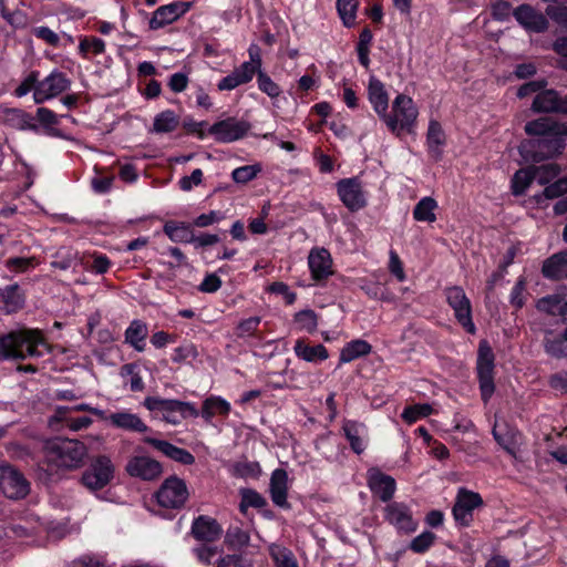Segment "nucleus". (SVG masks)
Returning a JSON list of instances; mask_svg holds the SVG:
<instances>
[{"instance_id": "obj_52", "label": "nucleus", "mask_w": 567, "mask_h": 567, "mask_svg": "<svg viewBox=\"0 0 567 567\" xmlns=\"http://www.w3.org/2000/svg\"><path fill=\"white\" fill-rule=\"evenodd\" d=\"M198 355L197 348L192 343H184L173 350L172 361L182 363L187 360L196 359Z\"/></svg>"}, {"instance_id": "obj_22", "label": "nucleus", "mask_w": 567, "mask_h": 567, "mask_svg": "<svg viewBox=\"0 0 567 567\" xmlns=\"http://www.w3.org/2000/svg\"><path fill=\"white\" fill-rule=\"evenodd\" d=\"M107 422L111 425L125 431L140 433L147 431V425L137 414L125 410L110 414L107 416Z\"/></svg>"}, {"instance_id": "obj_47", "label": "nucleus", "mask_w": 567, "mask_h": 567, "mask_svg": "<svg viewBox=\"0 0 567 567\" xmlns=\"http://www.w3.org/2000/svg\"><path fill=\"white\" fill-rule=\"evenodd\" d=\"M433 409L430 404H415L404 409L402 412V419L408 423L412 424L417 420L425 417L432 413Z\"/></svg>"}, {"instance_id": "obj_44", "label": "nucleus", "mask_w": 567, "mask_h": 567, "mask_svg": "<svg viewBox=\"0 0 567 567\" xmlns=\"http://www.w3.org/2000/svg\"><path fill=\"white\" fill-rule=\"evenodd\" d=\"M260 172V164L245 165L235 168L231 172V178L237 184H247L248 182L255 179Z\"/></svg>"}, {"instance_id": "obj_23", "label": "nucleus", "mask_w": 567, "mask_h": 567, "mask_svg": "<svg viewBox=\"0 0 567 567\" xmlns=\"http://www.w3.org/2000/svg\"><path fill=\"white\" fill-rule=\"evenodd\" d=\"M192 534L198 540L214 542L219 538L221 529L215 519L199 516L192 525Z\"/></svg>"}, {"instance_id": "obj_37", "label": "nucleus", "mask_w": 567, "mask_h": 567, "mask_svg": "<svg viewBox=\"0 0 567 567\" xmlns=\"http://www.w3.org/2000/svg\"><path fill=\"white\" fill-rule=\"evenodd\" d=\"M6 122L10 124L12 127L19 128V130H31L35 131L37 125L33 122V117L18 109H11L6 112Z\"/></svg>"}, {"instance_id": "obj_15", "label": "nucleus", "mask_w": 567, "mask_h": 567, "mask_svg": "<svg viewBox=\"0 0 567 567\" xmlns=\"http://www.w3.org/2000/svg\"><path fill=\"white\" fill-rule=\"evenodd\" d=\"M189 9L186 2H174L157 8L150 20V28L152 30L161 29L167 24L173 23Z\"/></svg>"}, {"instance_id": "obj_2", "label": "nucleus", "mask_w": 567, "mask_h": 567, "mask_svg": "<svg viewBox=\"0 0 567 567\" xmlns=\"http://www.w3.org/2000/svg\"><path fill=\"white\" fill-rule=\"evenodd\" d=\"M48 350L39 330L21 329L0 337V361L41 357Z\"/></svg>"}, {"instance_id": "obj_28", "label": "nucleus", "mask_w": 567, "mask_h": 567, "mask_svg": "<svg viewBox=\"0 0 567 567\" xmlns=\"http://www.w3.org/2000/svg\"><path fill=\"white\" fill-rule=\"evenodd\" d=\"M0 300L7 312H16L23 307L24 295L19 285L14 284L0 289Z\"/></svg>"}, {"instance_id": "obj_36", "label": "nucleus", "mask_w": 567, "mask_h": 567, "mask_svg": "<svg viewBox=\"0 0 567 567\" xmlns=\"http://www.w3.org/2000/svg\"><path fill=\"white\" fill-rule=\"evenodd\" d=\"M179 125L178 116L171 110L158 113L153 123V132L157 134L171 133Z\"/></svg>"}, {"instance_id": "obj_59", "label": "nucleus", "mask_w": 567, "mask_h": 567, "mask_svg": "<svg viewBox=\"0 0 567 567\" xmlns=\"http://www.w3.org/2000/svg\"><path fill=\"white\" fill-rule=\"evenodd\" d=\"M39 73L32 72L30 73L22 82L21 84L16 89V95L21 97L27 95L30 91L35 90L37 84L39 82L38 80Z\"/></svg>"}, {"instance_id": "obj_10", "label": "nucleus", "mask_w": 567, "mask_h": 567, "mask_svg": "<svg viewBox=\"0 0 567 567\" xmlns=\"http://www.w3.org/2000/svg\"><path fill=\"white\" fill-rule=\"evenodd\" d=\"M187 498L185 483L176 477L167 478L156 493L157 503L165 508H181Z\"/></svg>"}, {"instance_id": "obj_48", "label": "nucleus", "mask_w": 567, "mask_h": 567, "mask_svg": "<svg viewBox=\"0 0 567 567\" xmlns=\"http://www.w3.org/2000/svg\"><path fill=\"white\" fill-rule=\"evenodd\" d=\"M535 179L533 167L519 169L513 177V190L515 194H522Z\"/></svg>"}, {"instance_id": "obj_5", "label": "nucleus", "mask_w": 567, "mask_h": 567, "mask_svg": "<svg viewBox=\"0 0 567 567\" xmlns=\"http://www.w3.org/2000/svg\"><path fill=\"white\" fill-rule=\"evenodd\" d=\"M446 301L453 309L457 322L468 332L474 334L476 331L472 320V305L463 288L458 286L445 289Z\"/></svg>"}, {"instance_id": "obj_20", "label": "nucleus", "mask_w": 567, "mask_h": 567, "mask_svg": "<svg viewBox=\"0 0 567 567\" xmlns=\"http://www.w3.org/2000/svg\"><path fill=\"white\" fill-rule=\"evenodd\" d=\"M368 97L374 112L382 118L389 110V95L384 84L374 76L369 79Z\"/></svg>"}, {"instance_id": "obj_34", "label": "nucleus", "mask_w": 567, "mask_h": 567, "mask_svg": "<svg viewBox=\"0 0 567 567\" xmlns=\"http://www.w3.org/2000/svg\"><path fill=\"white\" fill-rule=\"evenodd\" d=\"M437 207V202L433 197H423L413 209V218L416 221L434 223L436 220L435 210Z\"/></svg>"}, {"instance_id": "obj_51", "label": "nucleus", "mask_w": 567, "mask_h": 567, "mask_svg": "<svg viewBox=\"0 0 567 567\" xmlns=\"http://www.w3.org/2000/svg\"><path fill=\"white\" fill-rule=\"evenodd\" d=\"M435 540V535L432 532L425 530L410 543V549L414 553L422 554L426 551Z\"/></svg>"}, {"instance_id": "obj_21", "label": "nucleus", "mask_w": 567, "mask_h": 567, "mask_svg": "<svg viewBox=\"0 0 567 567\" xmlns=\"http://www.w3.org/2000/svg\"><path fill=\"white\" fill-rule=\"evenodd\" d=\"M532 107L535 112L567 113V101L559 99L555 91L546 90L536 95Z\"/></svg>"}, {"instance_id": "obj_43", "label": "nucleus", "mask_w": 567, "mask_h": 567, "mask_svg": "<svg viewBox=\"0 0 567 567\" xmlns=\"http://www.w3.org/2000/svg\"><path fill=\"white\" fill-rule=\"evenodd\" d=\"M545 350L548 354L563 358L567 357V340L563 336L550 337L549 333L545 337Z\"/></svg>"}, {"instance_id": "obj_54", "label": "nucleus", "mask_w": 567, "mask_h": 567, "mask_svg": "<svg viewBox=\"0 0 567 567\" xmlns=\"http://www.w3.org/2000/svg\"><path fill=\"white\" fill-rule=\"evenodd\" d=\"M258 87L270 97H277L281 90L266 73L258 71Z\"/></svg>"}, {"instance_id": "obj_3", "label": "nucleus", "mask_w": 567, "mask_h": 567, "mask_svg": "<svg viewBox=\"0 0 567 567\" xmlns=\"http://www.w3.org/2000/svg\"><path fill=\"white\" fill-rule=\"evenodd\" d=\"M419 107L406 94H398L391 103L390 111L382 116L388 130L395 136L403 133L413 134L416 130Z\"/></svg>"}, {"instance_id": "obj_58", "label": "nucleus", "mask_w": 567, "mask_h": 567, "mask_svg": "<svg viewBox=\"0 0 567 567\" xmlns=\"http://www.w3.org/2000/svg\"><path fill=\"white\" fill-rule=\"evenodd\" d=\"M34 266V258L14 257L6 261V267L16 272H22Z\"/></svg>"}, {"instance_id": "obj_55", "label": "nucleus", "mask_w": 567, "mask_h": 567, "mask_svg": "<svg viewBox=\"0 0 567 567\" xmlns=\"http://www.w3.org/2000/svg\"><path fill=\"white\" fill-rule=\"evenodd\" d=\"M203 182V171L196 168L189 176H184L179 179V188L184 192L192 190L195 186H198Z\"/></svg>"}, {"instance_id": "obj_32", "label": "nucleus", "mask_w": 567, "mask_h": 567, "mask_svg": "<svg viewBox=\"0 0 567 567\" xmlns=\"http://www.w3.org/2000/svg\"><path fill=\"white\" fill-rule=\"evenodd\" d=\"M147 327L140 320L131 322L125 331V341L130 343L136 351H143L145 348V339L147 337Z\"/></svg>"}, {"instance_id": "obj_56", "label": "nucleus", "mask_w": 567, "mask_h": 567, "mask_svg": "<svg viewBox=\"0 0 567 567\" xmlns=\"http://www.w3.org/2000/svg\"><path fill=\"white\" fill-rule=\"evenodd\" d=\"M216 567H251V563L241 555L233 554L221 557Z\"/></svg>"}, {"instance_id": "obj_41", "label": "nucleus", "mask_w": 567, "mask_h": 567, "mask_svg": "<svg viewBox=\"0 0 567 567\" xmlns=\"http://www.w3.org/2000/svg\"><path fill=\"white\" fill-rule=\"evenodd\" d=\"M359 0H337V10L344 27L355 24Z\"/></svg>"}, {"instance_id": "obj_49", "label": "nucleus", "mask_w": 567, "mask_h": 567, "mask_svg": "<svg viewBox=\"0 0 567 567\" xmlns=\"http://www.w3.org/2000/svg\"><path fill=\"white\" fill-rule=\"evenodd\" d=\"M240 511L245 512L248 507L261 508L266 506L267 501L254 489H241Z\"/></svg>"}, {"instance_id": "obj_30", "label": "nucleus", "mask_w": 567, "mask_h": 567, "mask_svg": "<svg viewBox=\"0 0 567 567\" xmlns=\"http://www.w3.org/2000/svg\"><path fill=\"white\" fill-rule=\"evenodd\" d=\"M372 347L365 340L357 339L348 342L340 352V363H348L358 358L368 355Z\"/></svg>"}, {"instance_id": "obj_61", "label": "nucleus", "mask_w": 567, "mask_h": 567, "mask_svg": "<svg viewBox=\"0 0 567 567\" xmlns=\"http://www.w3.org/2000/svg\"><path fill=\"white\" fill-rule=\"evenodd\" d=\"M37 120L45 127L51 128L55 126L59 121L56 114L47 107H39L37 110Z\"/></svg>"}, {"instance_id": "obj_35", "label": "nucleus", "mask_w": 567, "mask_h": 567, "mask_svg": "<svg viewBox=\"0 0 567 567\" xmlns=\"http://www.w3.org/2000/svg\"><path fill=\"white\" fill-rule=\"evenodd\" d=\"M426 142L430 153L439 158L441 156V147L445 143V134L441 124L434 120L430 121Z\"/></svg>"}, {"instance_id": "obj_50", "label": "nucleus", "mask_w": 567, "mask_h": 567, "mask_svg": "<svg viewBox=\"0 0 567 567\" xmlns=\"http://www.w3.org/2000/svg\"><path fill=\"white\" fill-rule=\"evenodd\" d=\"M226 543L230 547L241 548L249 544V534L239 527H230L226 533Z\"/></svg>"}, {"instance_id": "obj_17", "label": "nucleus", "mask_w": 567, "mask_h": 567, "mask_svg": "<svg viewBox=\"0 0 567 567\" xmlns=\"http://www.w3.org/2000/svg\"><path fill=\"white\" fill-rule=\"evenodd\" d=\"M308 266L315 280L320 281L332 275V259L324 248L312 249L308 256Z\"/></svg>"}, {"instance_id": "obj_60", "label": "nucleus", "mask_w": 567, "mask_h": 567, "mask_svg": "<svg viewBox=\"0 0 567 567\" xmlns=\"http://www.w3.org/2000/svg\"><path fill=\"white\" fill-rule=\"evenodd\" d=\"M269 291L282 296L284 300L288 305H292L296 301V293L289 289V287L281 282L277 281L269 286Z\"/></svg>"}, {"instance_id": "obj_6", "label": "nucleus", "mask_w": 567, "mask_h": 567, "mask_svg": "<svg viewBox=\"0 0 567 567\" xmlns=\"http://www.w3.org/2000/svg\"><path fill=\"white\" fill-rule=\"evenodd\" d=\"M0 489L11 499H20L28 495L29 483L11 464L0 466Z\"/></svg>"}, {"instance_id": "obj_1", "label": "nucleus", "mask_w": 567, "mask_h": 567, "mask_svg": "<svg viewBox=\"0 0 567 567\" xmlns=\"http://www.w3.org/2000/svg\"><path fill=\"white\" fill-rule=\"evenodd\" d=\"M528 135H536L539 138L536 142L537 152L533 155V161H542L546 157L554 156L564 148L563 136L567 135V123H558L549 117H542L536 121L528 122L525 125ZM532 143L522 144L520 152L524 154Z\"/></svg>"}, {"instance_id": "obj_16", "label": "nucleus", "mask_w": 567, "mask_h": 567, "mask_svg": "<svg viewBox=\"0 0 567 567\" xmlns=\"http://www.w3.org/2000/svg\"><path fill=\"white\" fill-rule=\"evenodd\" d=\"M513 16L517 22L527 31L543 32L548 27L546 17L543 13L534 10L528 4H520L514 10Z\"/></svg>"}, {"instance_id": "obj_12", "label": "nucleus", "mask_w": 567, "mask_h": 567, "mask_svg": "<svg viewBox=\"0 0 567 567\" xmlns=\"http://www.w3.org/2000/svg\"><path fill=\"white\" fill-rule=\"evenodd\" d=\"M483 504L480 494L466 489H460L453 507V516L463 526L470 525L473 519V511Z\"/></svg>"}, {"instance_id": "obj_9", "label": "nucleus", "mask_w": 567, "mask_h": 567, "mask_svg": "<svg viewBox=\"0 0 567 567\" xmlns=\"http://www.w3.org/2000/svg\"><path fill=\"white\" fill-rule=\"evenodd\" d=\"M47 453L63 461H82L85 456V445L78 440L55 437L44 443Z\"/></svg>"}, {"instance_id": "obj_42", "label": "nucleus", "mask_w": 567, "mask_h": 567, "mask_svg": "<svg viewBox=\"0 0 567 567\" xmlns=\"http://www.w3.org/2000/svg\"><path fill=\"white\" fill-rule=\"evenodd\" d=\"M564 303L559 295H550L539 299L536 307L547 315L563 317Z\"/></svg>"}, {"instance_id": "obj_33", "label": "nucleus", "mask_w": 567, "mask_h": 567, "mask_svg": "<svg viewBox=\"0 0 567 567\" xmlns=\"http://www.w3.org/2000/svg\"><path fill=\"white\" fill-rule=\"evenodd\" d=\"M230 412V403L225 399L216 395L207 398L203 403L200 415L210 421L216 414L228 415Z\"/></svg>"}, {"instance_id": "obj_62", "label": "nucleus", "mask_w": 567, "mask_h": 567, "mask_svg": "<svg viewBox=\"0 0 567 567\" xmlns=\"http://www.w3.org/2000/svg\"><path fill=\"white\" fill-rule=\"evenodd\" d=\"M113 181V176H102L97 174L92 178L91 185L95 193L105 194L111 189Z\"/></svg>"}, {"instance_id": "obj_45", "label": "nucleus", "mask_w": 567, "mask_h": 567, "mask_svg": "<svg viewBox=\"0 0 567 567\" xmlns=\"http://www.w3.org/2000/svg\"><path fill=\"white\" fill-rule=\"evenodd\" d=\"M295 323L299 330L312 332L318 326V318L313 310L306 309L295 315Z\"/></svg>"}, {"instance_id": "obj_46", "label": "nucleus", "mask_w": 567, "mask_h": 567, "mask_svg": "<svg viewBox=\"0 0 567 567\" xmlns=\"http://www.w3.org/2000/svg\"><path fill=\"white\" fill-rule=\"evenodd\" d=\"M535 179L540 184L545 185L550 183L554 178H556L560 168L557 164L549 163L538 167H533Z\"/></svg>"}, {"instance_id": "obj_26", "label": "nucleus", "mask_w": 567, "mask_h": 567, "mask_svg": "<svg viewBox=\"0 0 567 567\" xmlns=\"http://www.w3.org/2000/svg\"><path fill=\"white\" fill-rule=\"evenodd\" d=\"M543 274L549 279L567 277V252H558L548 258L543 266Z\"/></svg>"}, {"instance_id": "obj_63", "label": "nucleus", "mask_w": 567, "mask_h": 567, "mask_svg": "<svg viewBox=\"0 0 567 567\" xmlns=\"http://www.w3.org/2000/svg\"><path fill=\"white\" fill-rule=\"evenodd\" d=\"M32 33L51 45H58L60 41L59 35L48 27H37Z\"/></svg>"}, {"instance_id": "obj_14", "label": "nucleus", "mask_w": 567, "mask_h": 567, "mask_svg": "<svg viewBox=\"0 0 567 567\" xmlns=\"http://www.w3.org/2000/svg\"><path fill=\"white\" fill-rule=\"evenodd\" d=\"M368 486L382 502H389L396 489L395 480L377 467L368 471Z\"/></svg>"}, {"instance_id": "obj_18", "label": "nucleus", "mask_w": 567, "mask_h": 567, "mask_svg": "<svg viewBox=\"0 0 567 567\" xmlns=\"http://www.w3.org/2000/svg\"><path fill=\"white\" fill-rule=\"evenodd\" d=\"M495 440L502 445L511 456L516 457V450L520 440V434L517 430L508 426L506 422H495L493 427Z\"/></svg>"}, {"instance_id": "obj_40", "label": "nucleus", "mask_w": 567, "mask_h": 567, "mask_svg": "<svg viewBox=\"0 0 567 567\" xmlns=\"http://www.w3.org/2000/svg\"><path fill=\"white\" fill-rule=\"evenodd\" d=\"M164 233L174 243H192L193 233L184 223L167 221Z\"/></svg>"}, {"instance_id": "obj_57", "label": "nucleus", "mask_w": 567, "mask_h": 567, "mask_svg": "<svg viewBox=\"0 0 567 567\" xmlns=\"http://www.w3.org/2000/svg\"><path fill=\"white\" fill-rule=\"evenodd\" d=\"M566 193H567V176L549 184L544 189V196L549 199L559 197Z\"/></svg>"}, {"instance_id": "obj_31", "label": "nucleus", "mask_w": 567, "mask_h": 567, "mask_svg": "<svg viewBox=\"0 0 567 567\" xmlns=\"http://www.w3.org/2000/svg\"><path fill=\"white\" fill-rule=\"evenodd\" d=\"M126 472L131 476L152 481L161 476L163 468L161 463H127Z\"/></svg>"}, {"instance_id": "obj_53", "label": "nucleus", "mask_w": 567, "mask_h": 567, "mask_svg": "<svg viewBox=\"0 0 567 567\" xmlns=\"http://www.w3.org/2000/svg\"><path fill=\"white\" fill-rule=\"evenodd\" d=\"M79 50L82 54H101L105 51V42L99 38H83L80 41Z\"/></svg>"}, {"instance_id": "obj_64", "label": "nucleus", "mask_w": 567, "mask_h": 567, "mask_svg": "<svg viewBox=\"0 0 567 567\" xmlns=\"http://www.w3.org/2000/svg\"><path fill=\"white\" fill-rule=\"evenodd\" d=\"M547 16L558 25L567 28V7L547 8Z\"/></svg>"}, {"instance_id": "obj_29", "label": "nucleus", "mask_w": 567, "mask_h": 567, "mask_svg": "<svg viewBox=\"0 0 567 567\" xmlns=\"http://www.w3.org/2000/svg\"><path fill=\"white\" fill-rule=\"evenodd\" d=\"M145 442L161 452L164 457L173 461H193V456L188 452L178 449L166 441L146 437Z\"/></svg>"}, {"instance_id": "obj_7", "label": "nucleus", "mask_w": 567, "mask_h": 567, "mask_svg": "<svg viewBox=\"0 0 567 567\" xmlns=\"http://www.w3.org/2000/svg\"><path fill=\"white\" fill-rule=\"evenodd\" d=\"M71 81L60 71H53L43 80L39 81L33 93V100L41 104L48 100L54 99L69 90Z\"/></svg>"}, {"instance_id": "obj_11", "label": "nucleus", "mask_w": 567, "mask_h": 567, "mask_svg": "<svg viewBox=\"0 0 567 567\" xmlns=\"http://www.w3.org/2000/svg\"><path fill=\"white\" fill-rule=\"evenodd\" d=\"M249 130L250 124L248 122L229 117L212 125L208 132L218 142L231 143L243 138Z\"/></svg>"}, {"instance_id": "obj_8", "label": "nucleus", "mask_w": 567, "mask_h": 567, "mask_svg": "<svg viewBox=\"0 0 567 567\" xmlns=\"http://www.w3.org/2000/svg\"><path fill=\"white\" fill-rule=\"evenodd\" d=\"M384 519L399 533L411 534L417 528V520L413 517L411 508L400 502L389 503L384 507Z\"/></svg>"}, {"instance_id": "obj_13", "label": "nucleus", "mask_w": 567, "mask_h": 567, "mask_svg": "<svg viewBox=\"0 0 567 567\" xmlns=\"http://www.w3.org/2000/svg\"><path fill=\"white\" fill-rule=\"evenodd\" d=\"M113 475L114 467L110 463H91L82 474V483L86 488L97 491L106 486Z\"/></svg>"}, {"instance_id": "obj_4", "label": "nucleus", "mask_w": 567, "mask_h": 567, "mask_svg": "<svg viewBox=\"0 0 567 567\" xmlns=\"http://www.w3.org/2000/svg\"><path fill=\"white\" fill-rule=\"evenodd\" d=\"M339 199L351 212L368 205V192L359 177L342 178L336 184Z\"/></svg>"}, {"instance_id": "obj_38", "label": "nucleus", "mask_w": 567, "mask_h": 567, "mask_svg": "<svg viewBox=\"0 0 567 567\" xmlns=\"http://www.w3.org/2000/svg\"><path fill=\"white\" fill-rule=\"evenodd\" d=\"M477 374H493L494 353L487 341L480 342L477 354Z\"/></svg>"}, {"instance_id": "obj_24", "label": "nucleus", "mask_w": 567, "mask_h": 567, "mask_svg": "<svg viewBox=\"0 0 567 567\" xmlns=\"http://www.w3.org/2000/svg\"><path fill=\"white\" fill-rule=\"evenodd\" d=\"M288 474L285 470H275L270 477V495L279 507H288L287 502Z\"/></svg>"}, {"instance_id": "obj_39", "label": "nucleus", "mask_w": 567, "mask_h": 567, "mask_svg": "<svg viewBox=\"0 0 567 567\" xmlns=\"http://www.w3.org/2000/svg\"><path fill=\"white\" fill-rule=\"evenodd\" d=\"M269 555L276 567H298V563L290 549L279 544L269 546Z\"/></svg>"}, {"instance_id": "obj_27", "label": "nucleus", "mask_w": 567, "mask_h": 567, "mask_svg": "<svg viewBox=\"0 0 567 567\" xmlns=\"http://www.w3.org/2000/svg\"><path fill=\"white\" fill-rule=\"evenodd\" d=\"M293 351L296 355L307 362H317L328 359L329 354L322 344L309 346L303 340L296 341Z\"/></svg>"}, {"instance_id": "obj_19", "label": "nucleus", "mask_w": 567, "mask_h": 567, "mask_svg": "<svg viewBox=\"0 0 567 567\" xmlns=\"http://www.w3.org/2000/svg\"><path fill=\"white\" fill-rule=\"evenodd\" d=\"M258 71L252 63L244 62L239 68L235 69L229 75L223 78L217 86L220 91L234 90L237 86L248 83L252 80Z\"/></svg>"}, {"instance_id": "obj_25", "label": "nucleus", "mask_w": 567, "mask_h": 567, "mask_svg": "<svg viewBox=\"0 0 567 567\" xmlns=\"http://www.w3.org/2000/svg\"><path fill=\"white\" fill-rule=\"evenodd\" d=\"M342 430L351 445V449L357 454H361L365 449V426L354 421H344Z\"/></svg>"}]
</instances>
